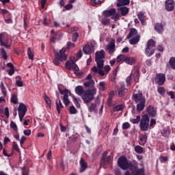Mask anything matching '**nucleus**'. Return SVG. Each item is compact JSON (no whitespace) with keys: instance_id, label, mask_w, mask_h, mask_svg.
Returning a JSON list of instances; mask_svg holds the SVG:
<instances>
[{"instance_id":"nucleus-1","label":"nucleus","mask_w":175,"mask_h":175,"mask_svg":"<svg viewBox=\"0 0 175 175\" xmlns=\"http://www.w3.org/2000/svg\"><path fill=\"white\" fill-rule=\"evenodd\" d=\"M132 100L137 103V113H142L144 110V107H146V96H143V92L139 90L137 93H133Z\"/></svg>"},{"instance_id":"nucleus-2","label":"nucleus","mask_w":175,"mask_h":175,"mask_svg":"<svg viewBox=\"0 0 175 175\" xmlns=\"http://www.w3.org/2000/svg\"><path fill=\"white\" fill-rule=\"evenodd\" d=\"M96 95V88L88 89L84 92L81 98L84 103H90L91 100H93L94 96Z\"/></svg>"},{"instance_id":"nucleus-3","label":"nucleus","mask_w":175,"mask_h":175,"mask_svg":"<svg viewBox=\"0 0 175 175\" xmlns=\"http://www.w3.org/2000/svg\"><path fill=\"white\" fill-rule=\"evenodd\" d=\"M139 129L142 132H147L150 129V117L145 114L142 116L139 122Z\"/></svg>"},{"instance_id":"nucleus-4","label":"nucleus","mask_w":175,"mask_h":175,"mask_svg":"<svg viewBox=\"0 0 175 175\" xmlns=\"http://www.w3.org/2000/svg\"><path fill=\"white\" fill-rule=\"evenodd\" d=\"M155 41L152 39L148 40L146 48L145 49V54L147 57H151L155 53Z\"/></svg>"},{"instance_id":"nucleus-5","label":"nucleus","mask_w":175,"mask_h":175,"mask_svg":"<svg viewBox=\"0 0 175 175\" xmlns=\"http://www.w3.org/2000/svg\"><path fill=\"white\" fill-rule=\"evenodd\" d=\"M4 33H0V45L3 46V47H5V49H10L12 40L10 38H4Z\"/></svg>"},{"instance_id":"nucleus-6","label":"nucleus","mask_w":175,"mask_h":175,"mask_svg":"<svg viewBox=\"0 0 175 175\" xmlns=\"http://www.w3.org/2000/svg\"><path fill=\"white\" fill-rule=\"evenodd\" d=\"M118 165L120 169H122V170H126V169L129 167L128 159H126V157L121 156L119 157L118 160Z\"/></svg>"},{"instance_id":"nucleus-7","label":"nucleus","mask_w":175,"mask_h":175,"mask_svg":"<svg viewBox=\"0 0 175 175\" xmlns=\"http://www.w3.org/2000/svg\"><path fill=\"white\" fill-rule=\"evenodd\" d=\"M154 81L157 85H163L166 81V76L163 73H157L154 77Z\"/></svg>"},{"instance_id":"nucleus-8","label":"nucleus","mask_w":175,"mask_h":175,"mask_svg":"<svg viewBox=\"0 0 175 175\" xmlns=\"http://www.w3.org/2000/svg\"><path fill=\"white\" fill-rule=\"evenodd\" d=\"M66 69L67 70H75V74L76 75V72H79V66L76 64V63L73 61H67L65 64Z\"/></svg>"},{"instance_id":"nucleus-9","label":"nucleus","mask_w":175,"mask_h":175,"mask_svg":"<svg viewBox=\"0 0 175 175\" xmlns=\"http://www.w3.org/2000/svg\"><path fill=\"white\" fill-rule=\"evenodd\" d=\"M165 23H156L154 25V31H156L157 33L162 35V33L165 32Z\"/></svg>"},{"instance_id":"nucleus-10","label":"nucleus","mask_w":175,"mask_h":175,"mask_svg":"<svg viewBox=\"0 0 175 175\" xmlns=\"http://www.w3.org/2000/svg\"><path fill=\"white\" fill-rule=\"evenodd\" d=\"M107 50L109 51V54H113L116 51V41L114 39L111 40L107 46Z\"/></svg>"},{"instance_id":"nucleus-11","label":"nucleus","mask_w":175,"mask_h":175,"mask_svg":"<svg viewBox=\"0 0 175 175\" xmlns=\"http://www.w3.org/2000/svg\"><path fill=\"white\" fill-rule=\"evenodd\" d=\"M165 9L167 12H173L174 10V1L166 0L165 1Z\"/></svg>"},{"instance_id":"nucleus-12","label":"nucleus","mask_w":175,"mask_h":175,"mask_svg":"<svg viewBox=\"0 0 175 175\" xmlns=\"http://www.w3.org/2000/svg\"><path fill=\"white\" fill-rule=\"evenodd\" d=\"M18 116H25V113H27V106L25 104L21 103L18 108Z\"/></svg>"},{"instance_id":"nucleus-13","label":"nucleus","mask_w":175,"mask_h":175,"mask_svg":"<svg viewBox=\"0 0 175 175\" xmlns=\"http://www.w3.org/2000/svg\"><path fill=\"white\" fill-rule=\"evenodd\" d=\"M146 113L148 114V116H150V117H155L157 116V111L155 110V108H154L152 105H148L146 108Z\"/></svg>"},{"instance_id":"nucleus-14","label":"nucleus","mask_w":175,"mask_h":175,"mask_svg":"<svg viewBox=\"0 0 175 175\" xmlns=\"http://www.w3.org/2000/svg\"><path fill=\"white\" fill-rule=\"evenodd\" d=\"M116 13V8H111L110 10H104L103 12V15L104 16V17L107 18V17H110V16H114Z\"/></svg>"},{"instance_id":"nucleus-15","label":"nucleus","mask_w":175,"mask_h":175,"mask_svg":"<svg viewBox=\"0 0 175 175\" xmlns=\"http://www.w3.org/2000/svg\"><path fill=\"white\" fill-rule=\"evenodd\" d=\"M128 169L131 170V172H136V170H139L137 169V161L133 160L128 164Z\"/></svg>"},{"instance_id":"nucleus-16","label":"nucleus","mask_w":175,"mask_h":175,"mask_svg":"<svg viewBox=\"0 0 175 175\" xmlns=\"http://www.w3.org/2000/svg\"><path fill=\"white\" fill-rule=\"evenodd\" d=\"M110 162H111V156L101 157L100 166H105V165H110Z\"/></svg>"},{"instance_id":"nucleus-17","label":"nucleus","mask_w":175,"mask_h":175,"mask_svg":"<svg viewBox=\"0 0 175 175\" xmlns=\"http://www.w3.org/2000/svg\"><path fill=\"white\" fill-rule=\"evenodd\" d=\"M166 68L175 70V57H171L168 63L166 64Z\"/></svg>"},{"instance_id":"nucleus-18","label":"nucleus","mask_w":175,"mask_h":175,"mask_svg":"<svg viewBox=\"0 0 175 175\" xmlns=\"http://www.w3.org/2000/svg\"><path fill=\"white\" fill-rule=\"evenodd\" d=\"M93 48L94 46L92 44H86L83 48V51L84 54H92Z\"/></svg>"},{"instance_id":"nucleus-19","label":"nucleus","mask_w":175,"mask_h":175,"mask_svg":"<svg viewBox=\"0 0 175 175\" xmlns=\"http://www.w3.org/2000/svg\"><path fill=\"white\" fill-rule=\"evenodd\" d=\"M56 110L57 111L58 116L61 114V109H64V105L61 102V99H56L55 100Z\"/></svg>"},{"instance_id":"nucleus-20","label":"nucleus","mask_w":175,"mask_h":175,"mask_svg":"<svg viewBox=\"0 0 175 175\" xmlns=\"http://www.w3.org/2000/svg\"><path fill=\"white\" fill-rule=\"evenodd\" d=\"M106 53L104 50L97 51L95 53V59H105Z\"/></svg>"},{"instance_id":"nucleus-21","label":"nucleus","mask_w":175,"mask_h":175,"mask_svg":"<svg viewBox=\"0 0 175 175\" xmlns=\"http://www.w3.org/2000/svg\"><path fill=\"white\" fill-rule=\"evenodd\" d=\"M83 85L85 88H90L89 90H92V88H94L95 85V81H94V79H90L88 81L84 82Z\"/></svg>"},{"instance_id":"nucleus-22","label":"nucleus","mask_w":175,"mask_h":175,"mask_svg":"<svg viewBox=\"0 0 175 175\" xmlns=\"http://www.w3.org/2000/svg\"><path fill=\"white\" fill-rule=\"evenodd\" d=\"M87 107L88 110H89L90 113H96V111H98L97 105L95 103H92L90 105L88 104Z\"/></svg>"},{"instance_id":"nucleus-23","label":"nucleus","mask_w":175,"mask_h":175,"mask_svg":"<svg viewBox=\"0 0 175 175\" xmlns=\"http://www.w3.org/2000/svg\"><path fill=\"white\" fill-rule=\"evenodd\" d=\"M79 163L81 166L80 172L83 173V172H84L85 169H87L88 164L87 163V162H85L83 158H81Z\"/></svg>"},{"instance_id":"nucleus-24","label":"nucleus","mask_w":175,"mask_h":175,"mask_svg":"<svg viewBox=\"0 0 175 175\" xmlns=\"http://www.w3.org/2000/svg\"><path fill=\"white\" fill-rule=\"evenodd\" d=\"M118 8V10H119V12H121L122 16H126V14L129 13V8H128V7L126 6L122 5Z\"/></svg>"},{"instance_id":"nucleus-25","label":"nucleus","mask_w":175,"mask_h":175,"mask_svg":"<svg viewBox=\"0 0 175 175\" xmlns=\"http://www.w3.org/2000/svg\"><path fill=\"white\" fill-rule=\"evenodd\" d=\"M137 35H140L139 34L137 29L132 27L130 29V33L127 35L126 39H131V38L133 36H136Z\"/></svg>"},{"instance_id":"nucleus-26","label":"nucleus","mask_w":175,"mask_h":175,"mask_svg":"<svg viewBox=\"0 0 175 175\" xmlns=\"http://www.w3.org/2000/svg\"><path fill=\"white\" fill-rule=\"evenodd\" d=\"M75 93L77 95H79V96H83V94H84V88L81 85H78L75 88Z\"/></svg>"},{"instance_id":"nucleus-27","label":"nucleus","mask_w":175,"mask_h":175,"mask_svg":"<svg viewBox=\"0 0 175 175\" xmlns=\"http://www.w3.org/2000/svg\"><path fill=\"white\" fill-rule=\"evenodd\" d=\"M103 148H102V146H97V149L94 152H93V154H92L94 159H96V158H98V157H99L100 154H102Z\"/></svg>"},{"instance_id":"nucleus-28","label":"nucleus","mask_w":175,"mask_h":175,"mask_svg":"<svg viewBox=\"0 0 175 175\" xmlns=\"http://www.w3.org/2000/svg\"><path fill=\"white\" fill-rule=\"evenodd\" d=\"M147 135L146 134H141L139 136V145L140 146H144V144H146V143H147Z\"/></svg>"},{"instance_id":"nucleus-29","label":"nucleus","mask_w":175,"mask_h":175,"mask_svg":"<svg viewBox=\"0 0 175 175\" xmlns=\"http://www.w3.org/2000/svg\"><path fill=\"white\" fill-rule=\"evenodd\" d=\"M118 1L116 4L117 8H120V6H126V5H129L131 3L129 0H118Z\"/></svg>"},{"instance_id":"nucleus-30","label":"nucleus","mask_w":175,"mask_h":175,"mask_svg":"<svg viewBox=\"0 0 175 175\" xmlns=\"http://www.w3.org/2000/svg\"><path fill=\"white\" fill-rule=\"evenodd\" d=\"M139 42H140V35H137L135 37L130 39L129 40L130 44L133 45L137 44Z\"/></svg>"},{"instance_id":"nucleus-31","label":"nucleus","mask_w":175,"mask_h":175,"mask_svg":"<svg viewBox=\"0 0 175 175\" xmlns=\"http://www.w3.org/2000/svg\"><path fill=\"white\" fill-rule=\"evenodd\" d=\"M55 57H57L61 62H64V61H66V59H68V55H60L59 53H55Z\"/></svg>"},{"instance_id":"nucleus-32","label":"nucleus","mask_w":175,"mask_h":175,"mask_svg":"<svg viewBox=\"0 0 175 175\" xmlns=\"http://www.w3.org/2000/svg\"><path fill=\"white\" fill-rule=\"evenodd\" d=\"M97 64L98 69H103V66H105V60L103 59H95Z\"/></svg>"},{"instance_id":"nucleus-33","label":"nucleus","mask_w":175,"mask_h":175,"mask_svg":"<svg viewBox=\"0 0 175 175\" xmlns=\"http://www.w3.org/2000/svg\"><path fill=\"white\" fill-rule=\"evenodd\" d=\"M63 102L65 105V106H68L70 103V100H69V94H65L63 96Z\"/></svg>"},{"instance_id":"nucleus-34","label":"nucleus","mask_w":175,"mask_h":175,"mask_svg":"<svg viewBox=\"0 0 175 175\" xmlns=\"http://www.w3.org/2000/svg\"><path fill=\"white\" fill-rule=\"evenodd\" d=\"M135 58L131 57H127L124 59V62L126 64H128V65H133V64H135Z\"/></svg>"},{"instance_id":"nucleus-35","label":"nucleus","mask_w":175,"mask_h":175,"mask_svg":"<svg viewBox=\"0 0 175 175\" xmlns=\"http://www.w3.org/2000/svg\"><path fill=\"white\" fill-rule=\"evenodd\" d=\"M134 150L135 151V152H137V154H143V152H144V149L143 148V147L139 145L135 146Z\"/></svg>"},{"instance_id":"nucleus-36","label":"nucleus","mask_w":175,"mask_h":175,"mask_svg":"<svg viewBox=\"0 0 175 175\" xmlns=\"http://www.w3.org/2000/svg\"><path fill=\"white\" fill-rule=\"evenodd\" d=\"M72 102H74L77 109H80L81 107L80 105V103H81V99L80 98L72 99Z\"/></svg>"},{"instance_id":"nucleus-37","label":"nucleus","mask_w":175,"mask_h":175,"mask_svg":"<svg viewBox=\"0 0 175 175\" xmlns=\"http://www.w3.org/2000/svg\"><path fill=\"white\" fill-rule=\"evenodd\" d=\"M140 77V74L139 73V69H136L133 74V79L135 83H139V78Z\"/></svg>"},{"instance_id":"nucleus-38","label":"nucleus","mask_w":175,"mask_h":175,"mask_svg":"<svg viewBox=\"0 0 175 175\" xmlns=\"http://www.w3.org/2000/svg\"><path fill=\"white\" fill-rule=\"evenodd\" d=\"M161 135L163 137H167L170 135V129H163L161 131Z\"/></svg>"},{"instance_id":"nucleus-39","label":"nucleus","mask_w":175,"mask_h":175,"mask_svg":"<svg viewBox=\"0 0 175 175\" xmlns=\"http://www.w3.org/2000/svg\"><path fill=\"white\" fill-rule=\"evenodd\" d=\"M1 53L3 59H4V61H6V59H8V53L6 52V50H5V48L2 47L1 49Z\"/></svg>"},{"instance_id":"nucleus-40","label":"nucleus","mask_w":175,"mask_h":175,"mask_svg":"<svg viewBox=\"0 0 175 175\" xmlns=\"http://www.w3.org/2000/svg\"><path fill=\"white\" fill-rule=\"evenodd\" d=\"M16 84L18 87H23V81H21V76H16Z\"/></svg>"},{"instance_id":"nucleus-41","label":"nucleus","mask_w":175,"mask_h":175,"mask_svg":"<svg viewBox=\"0 0 175 175\" xmlns=\"http://www.w3.org/2000/svg\"><path fill=\"white\" fill-rule=\"evenodd\" d=\"M11 103L17 105L18 103V98H17V94H14L11 97Z\"/></svg>"},{"instance_id":"nucleus-42","label":"nucleus","mask_w":175,"mask_h":175,"mask_svg":"<svg viewBox=\"0 0 175 175\" xmlns=\"http://www.w3.org/2000/svg\"><path fill=\"white\" fill-rule=\"evenodd\" d=\"M0 87L1 88V92L3 96H6V95H8V92L6 91V88L5 87V85H3V82H1Z\"/></svg>"},{"instance_id":"nucleus-43","label":"nucleus","mask_w":175,"mask_h":175,"mask_svg":"<svg viewBox=\"0 0 175 175\" xmlns=\"http://www.w3.org/2000/svg\"><path fill=\"white\" fill-rule=\"evenodd\" d=\"M22 175H29V168L27 166H24L21 168Z\"/></svg>"},{"instance_id":"nucleus-44","label":"nucleus","mask_w":175,"mask_h":175,"mask_svg":"<svg viewBox=\"0 0 175 175\" xmlns=\"http://www.w3.org/2000/svg\"><path fill=\"white\" fill-rule=\"evenodd\" d=\"M27 55H28L29 59H31V61H33V57H34V55H33V51H32L31 50V47H29V48L27 49Z\"/></svg>"},{"instance_id":"nucleus-45","label":"nucleus","mask_w":175,"mask_h":175,"mask_svg":"<svg viewBox=\"0 0 175 175\" xmlns=\"http://www.w3.org/2000/svg\"><path fill=\"white\" fill-rule=\"evenodd\" d=\"M57 90L59 94H61V95H65V94H67V95H69V90L68 89H65L64 90H62V89H61V88L58 86Z\"/></svg>"},{"instance_id":"nucleus-46","label":"nucleus","mask_w":175,"mask_h":175,"mask_svg":"<svg viewBox=\"0 0 175 175\" xmlns=\"http://www.w3.org/2000/svg\"><path fill=\"white\" fill-rule=\"evenodd\" d=\"M125 55H119L117 57H116V62L118 64H120V62L124 61V59H125Z\"/></svg>"},{"instance_id":"nucleus-47","label":"nucleus","mask_w":175,"mask_h":175,"mask_svg":"<svg viewBox=\"0 0 175 175\" xmlns=\"http://www.w3.org/2000/svg\"><path fill=\"white\" fill-rule=\"evenodd\" d=\"M101 24H103V25H109V24H110V18H105L101 19Z\"/></svg>"},{"instance_id":"nucleus-48","label":"nucleus","mask_w":175,"mask_h":175,"mask_svg":"<svg viewBox=\"0 0 175 175\" xmlns=\"http://www.w3.org/2000/svg\"><path fill=\"white\" fill-rule=\"evenodd\" d=\"M125 94H126V92H125V89H118V96L120 97V98H124L125 96Z\"/></svg>"},{"instance_id":"nucleus-49","label":"nucleus","mask_w":175,"mask_h":175,"mask_svg":"<svg viewBox=\"0 0 175 175\" xmlns=\"http://www.w3.org/2000/svg\"><path fill=\"white\" fill-rule=\"evenodd\" d=\"M99 87L101 91H106V83L105 81L100 82Z\"/></svg>"},{"instance_id":"nucleus-50","label":"nucleus","mask_w":175,"mask_h":175,"mask_svg":"<svg viewBox=\"0 0 175 175\" xmlns=\"http://www.w3.org/2000/svg\"><path fill=\"white\" fill-rule=\"evenodd\" d=\"M69 111L70 114H77V109H76V107H75L74 105H72L69 107Z\"/></svg>"},{"instance_id":"nucleus-51","label":"nucleus","mask_w":175,"mask_h":175,"mask_svg":"<svg viewBox=\"0 0 175 175\" xmlns=\"http://www.w3.org/2000/svg\"><path fill=\"white\" fill-rule=\"evenodd\" d=\"M10 128L14 129V132H17L18 131L17 124H16V123L13 121H11V122H10Z\"/></svg>"},{"instance_id":"nucleus-52","label":"nucleus","mask_w":175,"mask_h":175,"mask_svg":"<svg viewBox=\"0 0 175 175\" xmlns=\"http://www.w3.org/2000/svg\"><path fill=\"white\" fill-rule=\"evenodd\" d=\"M121 110H124V105H119L113 108V111H121Z\"/></svg>"},{"instance_id":"nucleus-53","label":"nucleus","mask_w":175,"mask_h":175,"mask_svg":"<svg viewBox=\"0 0 175 175\" xmlns=\"http://www.w3.org/2000/svg\"><path fill=\"white\" fill-rule=\"evenodd\" d=\"M137 17L139 21L142 22L144 21V12H139L137 14Z\"/></svg>"},{"instance_id":"nucleus-54","label":"nucleus","mask_w":175,"mask_h":175,"mask_svg":"<svg viewBox=\"0 0 175 175\" xmlns=\"http://www.w3.org/2000/svg\"><path fill=\"white\" fill-rule=\"evenodd\" d=\"M44 99L48 106H51V100H50V98L47 95L44 94Z\"/></svg>"},{"instance_id":"nucleus-55","label":"nucleus","mask_w":175,"mask_h":175,"mask_svg":"<svg viewBox=\"0 0 175 175\" xmlns=\"http://www.w3.org/2000/svg\"><path fill=\"white\" fill-rule=\"evenodd\" d=\"M131 128V124L129 122H126L122 124V129L123 131H125L126 129H129Z\"/></svg>"},{"instance_id":"nucleus-56","label":"nucleus","mask_w":175,"mask_h":175,"mask_svg":"<svg viewBox=\"0 0 175 175\" xmlns=\"http://www.w3.org/2000/svg\"><path fill=\"white\" fill-rule=\"evenodd\" d=\"M157 92H159V94H160V95H162V96L165 95V92H166L165 91V88H163V87H159V88H158Z\"/></svg>"},{"instance_id":"nucleus-57","label":"nucleus","mask_w":175,"mask_h":175,"mask_svg":"<svg viewBox=\"0 0 175 175\" xmlns=\"http://www.w3.org/2000/svg\"><path fill=\"white\" fill-rule=\"evenodd\" d=\"M12 148H13V150H15V151H16V152H20V148H18V145L16 142H13Z\"/></svg>"},{"instance_id":"nucleus-58","label":"nucleus","mask_w":175,"mask_h":175,"mask_svg":"<svg viewBox=\"0 0 175 175\" xmlns=\"http://www.w3.org/2000/svg\"><path fill=\"white\" fill-rule=\"evenodd\" d=\"M27 20H28V16H27V15H25L23 17V27L25 29L28 28V24L27 23Z\"/></svg>"},{"instance_id":"nucleus-59","label":"nucleus","mask_w":175,"mask_h":175,"mask_svg":"<svg viewBox=\"0 0 175 175\" xmlns=\"http://www.w3.org/2000/svg\"><path fill=\"white\" fill-rule=\"evenodd\" d=\"M131 121L133 124H139V122H140L141 121L140 116H137L135 119H132Z\"/></svg>"},{"instance_id":"nucleus-60","label":"nucleus","mask_w":175,"mask_h":175,"mask_svg":"<svg viewBox=\"0 0 175 175\" xmlns=\"http://www.w3.org/2000/svg\"><path fill=\"white\" fill-rule=\"evenodd\" d=\"M77 39H79V33L75 32V33L72 35V42H77Z\"/></svg>"},{"instance_id":"nucleus-61","label":"nucleus","mask_w":175,"mask_h":175,"mask_svg":"<svg viewBox=\"0 0 175 175\" xmlns=\"http://www.w3.org/2000/svg\"><path fill=\"white\" fill-rule=\"evenodd\" d=\"M111 18L112 20H114V21H118V20H120V14H115L113 16L111 17Z\"/></svg>"},{"instance_id":"nucleus-62","label":"nucleus","mask_w":175,"mask_h":175,"mask_svg":"<svg viewBox=\"0 0 175 175\" xmlns=\"http://www.w3.org/2000/svg\"><path fill=\"white\" fill-rule=\"evenodd\" d=\"M132 80V77L131 75L128 76L126 79V83L127 87H129L131 85V81Z\"/></svg>"},{"instance_id":"nucleus-63","label":"nucleus","mask_w":175,"mask_h":175,"mask_svg":"<svg viewBox=\"0 0 175 175\" xmlns=\"http://www.w3.org/2000/svg\"><path fill=\"white\" fill-rule=\"evenodd\" d=\"M135 175H145L144 170L140 168L138 170H136Z\"/></svg>"},{"instance_id":"nucleus-64","label":"nucleus","mask_w":175,"mask_h":175,"mask_svg":"<svg viewBox=\"0 0 175 175\" xmlns=\"http://www.w3.org/2000/svg\"><path fill=\"white\" fill-rule=\"evenodd\" d=\"M75 43H72V42L68 41L67 42L66 49H68V50H69V49H72V47H75Z\"/></svg>"}]
</instances>
